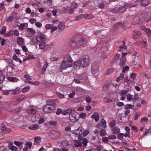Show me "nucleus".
Returning a JSON list of instances; mask_svg holds the SVG:
<instances>
[{
	"label": "nucleus",
	"mask_w": 151,
	"mask_h": 151,
	"mask_svg": "<svg viewBox=\"0 0 151 151\" xmlns=\"http://www.w3.org/2000/svg\"><path fill=\"white\" fill-rule=\"evenodd\" d=\"M126 62V59L125 57L122 56L120 59L119 65L121 67L123 68L125 66Z\"/></svg>",
	"instance_id": "14"
},
{
	"label": "nucleus",
	"mask_w": 151,
	"mask_h": 151,
	"mask_svg": "<svg viewBox=\"0 0 151 151\" xmlns=\"http://www.w3.org/2000/svg\"><path fill=\"white\" fill-rule=\"evenodd\" d=\"M74 144L76 147H79L82 146V142L79 140H75L74 141Z\"/></svg>",
	"instance_id": "20"
},
{
	"label": "nucleus",
	"mask_w": 151,
	"mask_h": 151,
	"mask_svg": "<svg viewBox=\"0 0 151 151\" xmlns=\"http://www.w3.org/2000/svg\"><path fill=\"white\" fill-rule=\"evenodd\" d=\"M73 60L71 56L69 55H67L64 57L62 62L60 69L64 70L68 68L72 67Z\"/></svg>",
	"instance_id": "3"
},
{
	"label": "nucleus",
	"mask_w": 151,
	"mask_h": 151,
	"mask_svg": "<svg viewBox=\"0 0 151 151\" xmlns=\"http://www.w3.org/2000/svg\"><path fill=\"white\" fill-rule=\"evenodd\" d=\"M8 147L12 151H16L17 150V147L13 145V144L11 143L9 144Z\"/></svg>",
	"instance_id": "18"
},
{
	"label": "nucleus",
	"mask_w": 151,
	"mask_h": 151,
	"mask_svg": "<svg viewBox=\"0 0 151 151\" xmlns=\"http://www.w3.org/2000/svg\"><path fill=\"white\" fill-rule=\"evenodd\" d=\"M78 78L80 79L84 80L86 79V77L85 74H83L79 76Z\"/></svg>",
	"instance_id": "47"
},
{
	"label": "nucleus",
	"mask_w": 151,
	"mask_h": 151,
	"mask_svg": "<svg viewBox=\"0 0 151 151\" xmlns=\"http://www.w3.org/2000/svg\"><path fill=\"white\" fill-rule=\"evenodd\" d=\"M39 128V126L37 124H34L32 126L29 127V129L32 130H36Z\"/></svg>",
	"instance_id": "30"
},
{
	"label": "nucleus",
	"mask_w": 151,
	"mask_h": 151,
	"mask_svg": "<svg viewBox=\"0 0 151 151\" xmlns=\"http://www.w3.org/2000/svg\"><path fill=\"white\" fill-rule=\"evenodd\" d=\"M35 143L36 145H38L41 142V139L39 137H36L34 139Z\"/></svg>",
	"instance_id": "23"
},
{
	"label": "nucleus",
	"mask_w": 151,
	"mask_h": 151,
	"mask_svg": "<svg viewBox=\"0 0 151 151\" xmlns=\"http://www.w3.org/2000/svg\"><path fill=\"white\" fill-rule=\"evenodd\" d=\"M83 129H78L77 130H75L74 131V133L78 135H80L83 134Z\"/></svg>",
	"instance_id": "24"
},
{
	"label": "nucleus",
	"mask_w": 151,
	"mask_h": 151,
	"mask_svg": "<svg viewBox=\"0 0 151 151\" xmlns=\"http://www.w3.org/2000/svg\"><path fill=\"white\" fill-rule=\"evenodd\" d=\"M101 123L102 126L104 128H106L107 127L106 124V122L104 119H102L101 120Z\"/></svg>",
	"instance_id": "32"
},
{
	"label": "nucleus",
	"mask_w": 151,
	"mask_h": 151,
	"mask_svg": "<svg viewBox=\"0 0 151 151\" xmlns=\"http://www.w3.org/2000/svg\"><path fill=\"white\" fill-rule=\"evenodd\" d=\"M29 84L34 85L37 86L40 84V83L38 81H36L35 82L29 81Z\"/></svg>",
	"instance_id": "41"
},
{
	"label": "nucleus",
	"mask_w": 151,
	"mask_h": 151,
	"mask_svg": "<svg viewBox=\"0 0 151 151\" xmlns=\"http://www.w3.org/2000/svg\"><path fill=\"white\" fill-rule=\"evenodd\" d=\"M14 143L17 146H20L22 145V143L20 142H18L17 141H15L14 142Z\"/></svg>",
	"instance_id": "57"
},
{
	"label": "nucleus",
	"mask_w": 151,
	"mask_h": 151,
	"mask_svg": "<svg viewBox=\"0 0 151 151\" xmlns=\"http://www.w3.org/2000/svg\"><path fill=\"white\" fill-rule=\"evenodd\" d=\"M134 107V106L133 105L130 104H127L126 105L124 106L125 109H132Z\"/></svg>",
	"instance_id": "37"
},
{
	"label": "nucleus",
	"mask_w": 151,
	"mask_h": 151,
	"mask_svg": "<svg viewBox=\"0 0 151 151\" xmlns=\"http://www.w3.org/2000/svg\"><path fill=\"white\" fill-rule=\"evenodd\" d=\"M151 133V128L147 129L144 133V136H146L148 134Z\"/></svg>",
	"instance_id": "48"
},
{
	"label": "nucleus",
	"mask_w": 151,
	"mask_h": 151,
	"mask_svg": "<svg viewBox=\"0 0 151 151\" xmlns=\"http://www.w3.org/2000/svg\"><path fill=\"white\" fill-rule=\"evenodd\" d=\"M36 112V108L33 106L29 107V120L35 122L38 121L39 119L38 115L35 114Z\"/></svg>",
	"instance_id": "4"
},
{
	"label": "nucleus",
	"mask_w": 151,
	"mask_h": 151,
	"mask_svg": "<svg viewBox=\"0 0 151 151\" xmlns=\"http://www.w3.org/2000/svg\"><path fill=\"white\" fill-rule=\"evenodd\" d=\"M0 107L6 110L8 109L9 108V104L7 102H1L0 103Z\"/></svg>",
	"instance_id": "11"
},
{
	"label": "nucleus",
	"mask_w": 151,
	"mask_h": 151,
	"mask_svg": "<svg viewBox=\"0 0 151 151\" xmlns=\"http://www.w3.org/2000/svg\"><path fill=\"white\" fill-rule=\"evenodd\" d=\"M35 26L38 28H40L42 25V24L39 22H37L35 23Z\"/></svg>",
	"instance_id": "51"
},
{
	"label": "nucleus",
	"mask_w": 151,
	"mask_h": 151,
	"mask_svg": "<svg viewBox=\"0 0 151 151\" xmlns=\"http://www.w3.org/2000/svg\"><path fill=\"white\" fill-rule=\"evenodd\" d=\"M24 78L25 79H24V81L25 82L28 83V75L27 74L25 75L24 76Z\"/></svg>",
	"instance_id": "62"
},
{
	"label": "nucleus",
	"mask_w": 151,
	"mask_h": 151,
	"mask_svg": "<svg viewBox=\"0 0 151 151\" xmlns=\"http://www.w3.org/2000/svg\"><path fill=\"white\" fill-rule=\"evenodd\" d=\"M5 78V75L2 74H0V83H2Z\"/></svg>",
	"instance_id": "39"
},
{
	"label": "nucleus",
	"mask_w": 151,
	"mask_h": 151,
	"mask_svg": "<svg viewBox=\"0 0 151 151\" xmlns=\"http://www.w3.org/2000/svg\"><path fill=\"white\" fill-rule=\"evenodd\" d=\"M141 3L143 6H145L149 5L150 2L149 0H141Z\"/></svg>",
	"instance_id": "21"
},
{
	"label": "nucleus",
	"mask_w": 151,
	"mask_h": 151,
	"mask_svg": "<svg viewBox=\"0 0 151 151\" xmlns=\"http://www.w3.org/2000/svg\"><path fill=\"white\" fill-rule=\"evenodd\" d=\"M114 71V69L113 68H110L109 69H108L107 70L106 72V74H109L111 73H112V72H113Z\"/></svg>",
	"instance_id": "52"
},
{
	"label": "nucleus",
	"mask_w": 151,
	"mask_h": 151,
	"mask_svg": "<svg viewBox=\"0 0 151 151\" xmlns=\"http://www.w3.org/2000/svg\"><path fill=\"white\" fill-rule=\"evenodd\" d=\"M57 29L58 27H57L55 26L52 27V26L51 29V33H52L54 31L57 30Z\"/></svg>",
	"instance_id": "59"
},
{
	"label": "nucleus",
	"mask_w": 151,
	"mask_h": 151,
	"mask_svg": "<svg viewBox=\"0 0 151 151\" xmlns=\"http://www.w3.org/2000/svg\"><path fill=\"white\" fill-rule=\"evenodd\" d=\"M55 107L52 106H48L46 105L44 107L43 111L46 113H48L52 112L55 109Z\"/></svg>",
	"instance_id": "7"
},
{
	"label": "nucleus",
	"mask_w": 151,
	"mask_h": 151,
	"mask_svg": "<svg viewBox=\"0 0 151 151\" xmlns=\"http://www.w3.org/2000/svg\"><path fill=\"white\" fill-rule=\"evenodd\" d=\"M148 14L146 11H144L141 16L139 17L137 16H136L134 18V21H136V23H139L142 21H143L144 20L146 19L147 18V19H146V21L151 20V18H149L148 17Z\"/></svg>",
	"instance_id": "5"
},
{
	"label": "nucleus",
	"mask_w": 151,
	"mask_h": 151,
	"mask_svg": "<svg viewBox=\"0 0 151 151\" xmlns=\"http://www.w3.org/2000/svg\"><path fill=\"white\" fill-rule=\"evenodd\" d=\"M28 91V86H27L23 88L22 90L23 93L26 92Z\"/></svg>",
	"instance_id": "64"
},
{
	"label": "nucleus",
	"mask_w": 151,
	"mask_h": 151,
	"mask_svg": "<svg viewBox=\"0 0 151 151\" xmlns=\"http://www.w3.org/2000/svg\"><path fill=\"white\" fill-rule=\"evenodd\" d=\"M46 105L48 106H53L55 107V106L56 105V103L53 100H47L46 101Z\"/></svg>",
	"instance_id": "16"
},
{
	"label": "nucleus",
	"mask_w": 151,
	"mask_h": 151,
	"mask_svg": "<svg viewBox=\"0 0 151 151\" xmlns=\"http://www.w3.org/2000/svg\"><path fill=\"white\" fill-rule=\"evenodd\" d=\"M141 35V33L139 30H135L133 32V37L134 39H136L139 37Z\"/></svg>",
	"instance_id": "8"
},
{
	"label": "nucleus",
	"mask_w": 151,
	"mask_h": 151,
	"mask_svg": "<svg viewBox=\"0 0 151 151\" xmlns=\"http://www.w3.org/2000/svg\"><path fill=\"white\" fill-rule=\"evenodd\" d=\"M6 31V27H5L3 28L0 31V33L1 34H4Z\"/></svg>",
	"instance_id": "53"
},
{
	"label": "nucleus",
	"mask_w": 151,
	"mask_h": 151,
	"mask_svg": "<svg viewBox=\"0 0 151 151\" xmlns=\"http://www.w3.org/2000/svg\"><path fill=\"white\" fill-rule=\"evenodd\" d=\"M119 25L120 27H121L124 30H125L126 29V27L124 26V25L122 23L119 22L116 23L115 25Z\"/></svg>",
	"instance_id": "40"
},
{
	"label": "nucleus",
	"mask_w": 151,
	"mask_h": 151,
	"mask_svg": "<svg viewBox=\"0 0 151 151\" xmlns=\"http://www.w3.org/2000/svg\"><path fill=\"white\" fill-rule=\"evenodd\" d=\"M7 78L9 81L15 82L17 81V79L16 78L12 77H7Z\"/></svg>",
	"instance_id": "29"
},
{
	"label": "nucleus",
	"mask_w": 151,
	"mask_h": 151,
	"mask_svg": "<svg viewBox=\"0 0 151 151\" xmlns=\"http://www.w3.org/2000/svg\"><path fill=\"white\" fill-rule=\"evenodd\" d=\"M113 131L114 132H116L117 133H119L120 131V129L117 127H116L114 128L113 129Z\"/></svg>",
	"instance_id": "60"
},
{
	"label": "nucleus",
	"mask_w": 151,
	"mask_h": 151,
	"mask_svg": "<svg viewBox=\"0 0 151 151\" xmlns=\"http://www.w3.org/2000/svg\"><path fill=\"white\" fill-rule=\"evenodd\" d=\"M110 83L105 84L103 87V89L104 91L108 90L110 88Z\"/></svg>",
	"instance_id": "34"
},
{
	"label": "nucleus",
	"mask_w": 151,
	"mask_h": 151,
	"mask_svg": "<svg viewBox=\"0 0 151 151\" xmlns=\"http://www.w3.org/2000/svg\"><path fill=\"white\" fill-rule=\"evenodd\" d=\"M127 100L129 101L132 100V95L130 94H128L127 96Z\"/></svg>",
	"instance_id": "56"
},
{
	"label": "nucleus",
	"mask_w": 151,
	"mask_h": 151,
	"mask_svg": "<svg viewBox=\"0 0 151 151\" xmlns=\"http://www.w3.org/2000/svg\"><path fill=\"white\" fill-rule=\"evenodd\" d=\"M86 116V113H82L80 114L79 116L80 118L83 119Z\"/></svg>",
	"instance_id": "55"
},
{
	"label": "nucleus",
	"mask_w": 151,
	"mask_h": 151,
	"mask_svg": "<svg viewBox=\"0 0 151 151\" xmlns=\"http://www.w3.org/2000/svg\"><path fill=\"white\" fill-rule=\"evenodd\" d=\"M89 133V130L88 129L83 130V137L86 136Z\"/></svg>",
	"instance_id": "36"
},
{
	"label": "nucleus",
	"mask_w": 151,
	"mask_h": 151,
	"mask_svg": "<svg viewBox=\"0 0 151 151\" xmlns=\"http://www.w3.org/2000/svg\"><path fill=\"white\" fill-rule=\"evenodd\" d=\"M66 9L68 11V12L70 14H72L73 13L74 9L71 6V7H67Z\"/></svg>",
	"instance_id": "43"
},
{
	"label": "nucleus",
	"mask_w": 151,
	"mask_h": 151,
	"mask_svg": "<svg viewBox=\"0 0 151 151\" xmlns=\"http://www.w3.org/2000/svg\"><path fill=\"white\" fill-rule=\"evenodd\" d=\"M106 131L104 129H101L100 132V135L101 136H103L105 134Z\"/></svg>",
	"instance_id": "49"
},
{
	"label": "nucleus",
	"mask_w": 151,
	"mask_h": 151,
	"mask_svg": "<svg viewBox=\"0 0 151 151\" xmlns=\"http://www.w3.org/2000/svg\"><path fill=\"white\" fill-rule=\"evenodd\" d=\"M127 9V7L124 6L119 7H116L111 9V11L113 13H122L125 12Z\"/></svg>",
	"instance_id": "6"
},
{
	"label": "nucleus",
	"mask_w": 151,
	"mask_h": 151,
	"mask_svg": "<svg viewBox=\"0 0 151 151\" xmlns=\"http://www.w3.org/2000/svg\"><path fill=\"white\" fill-rule=\"evenodd\" d=\"M83 18L87 19H91L93 17V16L92 14H82Z\"/></svg>",
	"instance_id": "19"
},
{
	"label": "nucleus",
	"mask_w": 151,
	"mask_h": 151,
	"mask_svg": "<svg viewBox=\"0 0 151 151\" xmlns=\"http://www.w3.org/2000/svg\"><path fill=\"white\" fill-rule=\"evenodd\" d=\"M98 67L96 63H93L92 65L91 70L93 74H94L98 71Z\"/></svg>",
	"instance_id": "10"
},
{
	"label": "nucleus",
	"mask_w": 151,
	"mask_h": 151,
	"mask_svg": "<svg viewBox=\"0 0 151 151\" xmlns=\"http://www.w3.org/2000/svg\"><path fill=\"white\" fill-rule=\"evenodd\" d=\"M22 110L21 108L20 107H19L15 109H14V111L15 113H18L20 111Z\"/></svg>",
	"instance_id": "63"
},
{
	"label": "nucleus",
	"mask_w": 151,
	"mask_h": 151,
	"mask_svg": "<svg viewBox=\"0 0 151 151\" xmlns=\"http://www.w3.org/2000/svg\"><path fill=\"white\" fill-rule=\"evenodd\" d=\"M62 146L64 147H68L69 145V143L67 141H64L61 142Z\"/></svg>",
	"instance_id": "28"
},
{
	"label": "nucleus",
	"mask_w": 151,
	"mask_h": 151,
	"mask_svg": "<svg viewBox=\"0 0 151 151\" xmlns=\"http://www.w3.org/2000/svg\"><path fill=\"white\" fill-rule=\"evenodd\" d=\"M65 27V25L64 23L61 22L59 24L58 26V28L60 30H63L64 29Z\"/></svg>",
	"instance_id": "31"
},
{
	"label": "nucleus",
	"mask_w": 151,
	"mask_h": 151,
	"mask_svg": "<svg viewBox=\"0 0 151 151\" xmlns=\"http://www.w3.org/2000/svg\"><path fill=\"white\" fill-rule=\"evenodd\" d=\"M49 47L48 45H45V42H42L39 45V48L40 49H45V47L47 48Z\"/></svg>",
	"instance_id": "26"
},
{
	"label": "nucleus",
	"mask_w": 151,
	"mask_h": 151,
	"mask_svg": "<svg viewBox=\"0 0 151 151\" xmlns=\"http://www.w3.org/2000/svg\"><path fill=\"white\" fill-rule=\"evenodd\" d=\"M129 92V90H125L121 91L119 93L121 96H123L127 94Z\"/></svg>",
	"instance_id": "35"
},
{
	"label": "nucleus",
	"mask_w": 151,
	"mask_h": 151,
	"mask_svg": "<svg viewBox=\"0 0 151 151\" xmlns=\"http://www.w3.org/2000/svg\"><path fill=\"white\" fill-rule=\"evenodd\" d=\"M82 142V144H83V146L84 147H85L87 146V144L88 143V141L86 138H85L83 139V141Z\"/></svg>",
	"instance_id": "38"
},
{
	"label": "nucleus",
	"mask_w": 151,
	"mask_h": 151,
	"mask_svg": "<svg viewBox=\"0 0 151 151\" xmlns=\"http://www.w3.org/2000/svg\"><path fill=\"white\" fill-rule=\"evenodd\" d=\"M86 100L87 103H89L91 101V99L89 96H88L86 98Z\"/></svg>",
	"instance_id": "61"
},
{
	"label": "nucleus",
	"mask_w": 151,
	"mask_h": 151,
	"mask_svg": "<svg viewBox=\"0 0 151 151\" xmlns=\"http://www.w3.org/2000/svg\"><path fill=\"white\" fill-rule=\"evenodd\" d=\"M83 18L82 14H81L76 17H75V19L74 20L75 21H78Z\"/></svg>",
	"instance_id": "44"
},
{
	"label": "nucleus",
	"mask_w": 151,
	"mask_h": 151,
	"mask_svg": "<svg viewBox=\"0 0 151 151\" xmlns=\"http://www.w3.org/2000/svg\"><path fill=\"white\" fill-rule=\"evenodd\" d=\"M32 40L35 44H37L38 42L40 41L38 39V37L37 36H34Z\"/></svg>",
	"instance_id": "33"
},
{
	"label": "nucleus",
	"mask_w": 151,
	"mask_h": 151,
	"mask_svg": "<svg viewBox=\"0 0 151 151\" xmlns=\"http://www.w3.org/2000/svg\"><path fill=\"white\" fill-rule=\"evenodd\" d=\"M141 29L144 30L148 36H150L151 35V31L150 29L147 28L144 26L142 27V28H141Z\"/></svg>",
	"instance_id": "25"
},
{
	"label": "nucleus",
	"mask_w": 151,
	"mask_h": 151,
	"mask_svg": "<svg viewBox=\"0 0 151 151\" xmlns=\"http://www.w3.org/2000/svg\"><path fill=\"white\" fill-rule=\"evenodd\" d=\"M85 39L77 35H75L70 40V45L72 48L79 47L84 43Z\"/></svg>",
	"instance_id": "1"
},
{
	"label": "nucleus",
	"mask_w": 151,
	"mask_h": 151,
	"mask_svg": "<svg viewBox=\"0 0 151 151\" xmlns=\"http://www.w3.org/2000/svg\"><path fill=\"white\" fill-rule=\"evenodd\" d=\"M23 39L21 37H18L17 39V43L19 45H22L23 44Z\"/></svg>",
	"instance_id": "27"
},
{
	"label": "nucleus",
	"mask_w": 151,
	"mask_h": 151,
	"mask_svg": "<svg viewBox=\"0 0 151 151\" xmlns=\"http://www.w3.org/2000/svg\"><path fill=\"white\" fill-rule=\"evenodd\" d=\"M37 36L40 40L42 41L45 42L46 40V35L41 32L38 33Z\"/></svg>",
	"instance_id": "12"
},
{
	"label": "nucleus",
	"mask_w": 151,
	"mask_h": 151,
	"mask_svg": "<svg viewBox=\"0 0 151 151\" xmlns=\"http://www.w3.org/2000/svg\"><path fill=\"white\" fill-rule=\"evenodd\" d=\"M70 119L72 122H75L78 119L79 117L75 114L72 113L71 116L69 117Z\"/></svg>",
	"instance_id": "13"
},
{
	"label": "nucleus",
	"mask_w": 151,
	"mask_h": 151,
	"mask_svg": "<svg viewBox=\"0 0 151 151\" xmlns=\"http://www.w3.org/2000/svg\"><path fill=\"white\" fill-rule=\"evenodd\" d=\"M92 118L94 119L96 122H97L99 119V116L97 112H95L91 116Z\"/></svg>",
	"instance_id": "15"
},
{
	"label": "nucleus",
	"mask_w": 151,
	"mask_h": 151,
	"mask_svg": "<svg viewBox=\"0 0 151 151\" xmlns=\"http://www.w3.org/2000/svg\"><path fill=\"white\" fill-rule=\"evenodd\" d=\"M53 25L51 24H47L45 26V28L46 30L49 29H51Z\"/></svg>",
	"instance_id": "46"
},
{
	"label": "nucleus",
	"mask_w": 151,
	"mask_h": 151,
	"mask_svg": "<svg viewBox=\"0 0 151 151\" xmlns=\"http://www.w3.org/2000/svg\"><path fill=\"white\" fill-rule=\"evenodd\" d=\"M120 55L119 54H117L114 56V59L111 62L112 63H116L119 59Z\"/></svg>",
	"instance_id": "17"
},
{
	"label": "nucleus",
	"mask_w": 151,
	"mask_h": 151,
	"mask_svg": "<svg viewBox=\"0 0 151 151\" xmlns=\"http://www.w3.org/2000/svg\"><path fill=\"white\" fill-rule=\"evenodd\" d=\"M73 111L71 109H68L65 110L64 111L62 112L63 114L64 115H66L67 114H70L72 113V111Z\"/></svg>",
	"instance_id": "22"
},
{
	"label": "nucleus",
	"mask_w": 151,
	"mask_h": 151,
	"mask_svg": "<svg viewBox=\"0 0 151 151\" xmlns=\"http://www.w3.org/2000/svg\"><path fill=\"white\" fill-rule=\"evenodd\" d=\"M29 32H30L32 35L35 34V31L32 28H29Z\"/></svg>",
	"instance_id": "58"
},
{
	"label": "nucleus",
	"mask_w": 151,
	"mask_h": 151,
	"mask_svg": "<svg viewBox=\"0 0 151 151\" xmlns=\"http://www.w3.org/2000/svg\"><path fill=\"white\" fill-rule=\"evenodd\" d=\"M50 133L52 136L53 137V138H56L60 137L61 134L60 132L54 130H52L50 131Z\"/></svg>",
	"instance_id": "9"
},
{
	"label": "nucleus",
	"mask_w": 151,
	"mask_h": 151,
	"mask_svg": "<svg viewBox=\"0 0 151 151\" xmlns=\"http://www.w3.org/2000/svg\"><path fill=\"white\" fill-rule=\"evenodd\" d=\"M13 34V31L12 30H10L9 32L6 33L5 35L6 37H9L12 35Z\"/></svg>",
	"instance_id": "50"
},
{
	"label": "nucleus",
	"mask_w": 151,
	"mask_h": 151,
	"mask_svg": "<svg viewBox=\"0 0 151 151\" xmlns=\"http://www.w3.org/2000/svg\"><path fill=\"white\" fill-rule=\"evenodd\" d=\"M116 125V121L113 120L111 121L109 123V126L111 127H114Z\"/></svg>",
	"instance_id": "42"
},
{
	"label": "nucleus",
	"mask_w": 151,
	"mask_h": 151,
	"mask_svg": "<svg viewBox=\"0 0 151 151\" xmlns=\"http://www.w3.org/2000/svg\"><path fill=\"white\" fill-rule=\"evenodd\" d=\"M124 74H121L118 77L116 80V81L117 82H119V81L121 79H122L124 78Z\"/></svg>",
	"instance_id": "45"
},
{
	"label": "nucleus",
	"mask_w": 151,
	"mask_h": 151,
	"mask_svg": "<svg viewBox=\"0 0 151 151\" xmlns=\"http://www.w3.org/2000/svg\"><path fill=\"white\" fill-rule=\"evenodd\" d=\"M90 63L89 57L88 55H85L83 56L81 60H78L75 62L74 63V67L76 69H79L81 66L85 68Z\"/></svg>",
	"instance_id": "2"
},
{
	"label": "nucleus",
	"mask_w": 151,
	"mask_h": 151,
	"mask_svg": "<svg viewBox=\"0 0 151 151\" xmlns=\"http://www.w3.org/2000/svg\"><path fill=\"white\" fill-rule=\"evenodd\" d=\"M49 124L53 126H56L57 125V122L55 121L50 122Z\"/></svg>",
	"instance_id": "54"
}]
</instances>
